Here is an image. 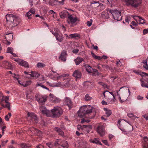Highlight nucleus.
<instances>
[{
  "label": "nucleus",
  "mask_w": 148,
  "mask_h": 148,
  "mask_svg": "<svg viewBox=\"0 0 148 148\" xmlns=\"http://www.w3.org/2000/svg\"><path fill=\"white\" fill-rule=\"evenodd\" d=\"M36 148H44V147L41 145H38Z\"/></svg>",
  "instance_id": "obj_64"
},
{
  "label": "nucleus",
  "mask_w": 148,
  "mask_h": 148,
  "mask_svg": "<svg viewBox=\"0 0 148 148\" xmlns=\"http://www.w3.org/2000/svg\"><path fill=\"white\" fill-rule=\"evenodd\" d=\"M92 107L89 105H86L82 107L79 109L78 116L81 117L84 115L88 114L92 112Z\"/></svg>",
  "instance_id": "obj_2"
},
{
  "label": "nucleus",
  "mask_w": 148,
  "mask_h": 148,
  "mask_svg": "<svg viewBox=\"0 0 148 148\" xmlns=\"http://www.w3.org/2000/svg\"><path fill=\"white\" fill-rule=\"evenodd\" d=\"M32 133L33 134H37L38 135V133L40 134L41 132L37 129H35L34 128H32L29 129V130L28 131V133L30 134Z\"/></svg>",
  "instance_id": "obj_22"
},
{
  "label": "nucleus",
  "mask_w": 148,
  "mask_h": 148,
  "mask_svg": "<svg viewBox=\"0 0 148 148\" xmlns=\"http://www.w3.org/2000/svg\"><path fill=\"white\" fill-rule=\"evenodd\" d=\"M114 136L113 135L111 134H109L108 136L110 140L111 139L114 137Z\"/></svg>",
  "instance_id": "obj_62"
},
{
  "label": "nucleus",
  "mask_w": 148,
  "mask_h": 148,
  "mask_svg": "<svg viewBox=\"0 0 148 148\" xmlns=\"http://www.w3.org/2000/svg\"><path fill=\"white\" fill-rule=\"evenodd\" d=\"M27 115L28 117H30L34 119L36 123H37L38 119L37 116L36 114L32 112H28L27 113Z\"/></svg>",
  "instance_id": "obj_25"
},
{
  "label": "nucleus",
  "mask_w": 148,
  "mask_h": 148,
  "mask_svg": "<svg viewBox=\"0 0 148 148\" xmlns=\"http://www.w3.org/2000/svg\"><path fill=\"white\" fill-rule=\"evenodd\" d=\"M97 132L101 136H103L105 134L103 126H99L97 129Z\"/></svg>",
  "instance_id": "obj_20"
},
{
  "label": "nucleus",
  "mask_w": 148,
  "mask_h": 148,
  "mask_svg": "<svg viewBox=\"0 0 148 148\" xmlns=\"http://www.w3.org/2000/svg\"><path fill=\"white\" fill-rule=\"evenodd\" d=\"M103 95L105 98L107 99L112 101H115L116 100L115 97H113L109 93V92L108 91H106L104 92L103 93Z\"/></svg>",
  "instance_id": "obj_9"
},
{
  "label": "nucleus",
  "mask_w": 148,
  "mask_h": 148,
  "mask_svg": "<svg viewBox=\"0 0 148 148\" xmlns=\"http://www.w3.org/2000/svg\"><path fill=\"white\" fill-rule=\"evenodd\" d=\"M12 116V114L11 113L9 112L8 114L6 115L4 117L5 120H6L7 121H8L9 120L10 118Z\"/></svg>",
  "instance_id": "obj_41"
},
{
  "label": "nucleus",
  "mask_w": 148,
  "mask_h": 148,
  "mask_svg": "<svg viewBox=\"0 0 148 148\" xmlns=\"http://www.w3.org/2000/svg\"><path fill=\"white\" fill-rule=\"evenodd\" d=\"M137 98L138 100H142L143 99V97L139 95L137 97Z\"/></svg>",
  "instance_id": "obj_60"
},
{
  "label": "nucleus",
  "mask_w": 148,
  "mask_h": 148,
  "mask_svg": "<svg viewBox=\"0 0 148 148\" xmlns=\"http://www.w3.org/2000/svg\"><path fill=\"white\" fill-rule=\"evenodd\" d=\"M51 112L53 117H58L62 113V109L60 107H55L51 110Z\"/></svg>",
  "instance_id": "obj_3"
},
{
  "label": "nucleus",
  "mask_w": 148,
  "mask_h": 148,
  "mask_svg": "<svg viewBox=\"0 0 148 148\" xmlns=\"http://www.w3.org/2000/svg\"><path fill=\"white\" fill-rule=\"evenodd\" d=\"M126 4L127 5H131L134 7L138 6L141 3V0H124Z\"/></svg>",
  "instance_id": "obj_5"
},
{
  "label": "nucleus",
  "mask_w": 148,
  "mask_h": 148,
  "mask_svg": "<svg viewBox=\"0 0 148 148\" xmlns=\"http://www.w3.org/2000/svg\"><path fill=\"white\" fill-rule=\"evenodd\" d=\"M59 14L61 18H64L68 17L69 14L67 11L64 10L60 12Z\"/></svg>",
  "instance_id": "obj_21"
},
{
  "label": "nucleus",
  "mask_w": 148,
  "mask_h": 148,
  "mask_svg": "<svg viewBox=\"0 0 148 148\" xmlns=\"http://www.w3.org/2000/svg\"><path fill=\"white\" fill-rule=\"evenodd\" d=\"M85 100L86 101L90 100L92 99V97H90L87 94L85 97Z\"/></svg>",
  "instance_id": "obj_47"
},
{
  "label": "nucleus",
  "mask_w": 148,
  "mask_h": 148,
  "mask_svg": "<svg viewBox=\"0 0 148 148\" xmlns=\"http://www.w3.org/2000/svg\"><path fill=\"white\" fill-rule=\"evenodd\" d=\"M130 16H126L125 18V21L126 22H128L130 20Z\"/></svg>",
  "instance_id": "obj_52"
},
{
  "label": "nucleus",
  "mask_w": 148,
  "mask_h": 148,
  "mask_svg": "<svg viewBox=\"0 0 148 148\" xmlns=\"http://www.w3.org/2000/svg\"><path fill=\"white\" fill-rule=\"evenodd\" d=\"M127 115L129 117L131 118L134 115L132 113H130L128 114Z\"/></svg>",
  "instance_id": "obj_63"
},
{
  "label": "nucleus",
  "mask_w": 148,
  "mask_h": 148,
  "mask_svg": "<svg viewBox=\"0 0 148 148\" xmlns=\"http://www.w3.org/2000/svg\"><path fill=\"white\" fill-rule=\"evenodd\" d=\"M15 75H16V76H14V80H16L18 82V81H19V76H18L17 75H16L15 74H14Z\"/></svg>",
  "instance_id": "obj_53"
},
{
  "label": "nucleus",
  "mask_w": 148,
  "mask_h": 148,
  "mask_svg": "<svg viewBox=\"0 0 148 148\" xmlns=\"http://www.w3.org/2000/svg\"><path fill=\"white\" fill-rule=\"evenodd\" d=\"M64 102L67 105L69 109H71L72 108V103L70 99L68 97H66L64 99Z\"/></svg>",
  "instance_id": "obj_24"
},
{
  "label": "nucleus",
  "mask_w": 148,
  "mask_h": 148,
  "mask_svg": "<svg viewBox=\"0 0 148 148\" xmlns=\"http://www.w3.org/2000/svg\"><path fill=\"white\" fill-rule=\"evenodd\" d=\"M55 130L58 133V134L62 136L64 135V132L62 131L60 128H59L58 127H56L55 128Z\"/></svg>",
  "instance_id": "obj_39"
},
{
  "label": "nucleus",
  "mask_w": 148,
  "mask_h": 148,
  "mask_svg": "<svg viewBox=\"0 0 148 148\" xmlns=\"http://www.w3.org/2000/svg\"><path fill=\"white\" fill-rule=\"evenodd\" d=\"M84 60L83 58L80 57H77L76 59L74 60V61L75 62L76 64L78 65L82 61Z\"/></svg>",
  "instance_id": "obj_32"
},
{
  "label": "nucleus",
  "mask_w": 148,
  "mask_h": 148,
  "mask_svg": "<svg viewBox=\"0 0 148 148\" xmlns=\"http://www.w3.org/2000/svg\"><path fill=\"white\" fill-rule=\"evenodd\" d=\"M104 110L106 112V114L107 117L110 116L112 114V111L106 108H104Z\"/></svg>",
  "instance_id": "obj_38"
},
{
  "label": "nucleus",
  "mask_w": 148,
  "mask_h": 148,
  "mask_svg": "<svg viewBox=\"0 0 148 148\" xmlns=\"http://www.w3.org/2000/svg\"><path fill=\"white\" fill-rule=\"evenodd\" d=\"M143 142L144 144V147L146 148H148V138L147 137H145L143 138Z\"/></svg>",
  "instance_id": "obj_36"
},
{
  "label": "nucleus",
  "mask_w": 148,
  "mask_h": 148,
  "mask_svg": "<svg viewBox=\"0 0 148 148\" xmlns=\"http://www.w3.org/2000/svg\"><path fill=\"white\" fill-rule=\"evenodd\" d=\"M79 51V50L78 49H73L72 51L73 52L75 53H77Z\"/></svg>",
  "instance_id": "obj_61"
},
{
  "label": "nucleus",
  "mask_w": 148,
  "mask_h": 148,
  "mask_svg": "<svg viewBox=\"0 0 148 148\" xmlns=\"http://www.w3.org/2000/svg\"><path fill=\"white\" fill-rule=\"evenodd\" d=\"M102 141L103 143L106 145L109 146V145L108 144V141L106 140H102Z\"/></svg>",
  "instance_id": "obj_51"
},
{
  "label": "nucleus",
  "mask_w": 148,
  "mask_h": 148,
  "mask_svg": "<svg viewBox=\"0 0 148 148\" xmlns=\"http://www.w3.org/2000/svg\"><path fill=\"white\" fill-rule=\"evenodd\" d=\"M46 145L48 146L49 148H53V145H52L51 143L49 142L48 143H46Z\"/></svg>",
  "instance_id": "obj_48"
},
{
  "label": "nucleus",
  "mask_w": 148,
  "mask_h": 148,
  "mask_svg": "<svg viewBox=\"0 0 148 148\" xmlns=\"http://www.w3.org/2000/svg\"><path fill=\"white\" fill-rule=\"evenodd\" d=\"M14 50L11 47H8L7 49L6 53H10L12 55V56L14 57H16L17 56L16 55L13 53V51Z\"/></svg>",
  "instance_id": "obj_29"
},
{
  "label": "nucleus",
  "mask_w": 148,
  "mask_h": 148,
  "mask_svg": "<svg viewBox=\"0 0 148 148\" xmlns=\"http://www.w3.org/2000/svg\"><path fill=\"white\" fill-rule=\"evenodd\" d=\"M90 121V120H86L84 119H82V120L81 123H83L84 122H87V123H89Z\"/></svg>",
  "instance_id": "obj_49"
},
{
  "label": "nucleus",
  "mask_w": 148,
  "mask_h": 148,
  "mask_svg": "<svg viewBox=\"0 0 148 148\" xmlns=\"http://www.w3.org/2000/svg\"><path fill=\"white\" fill-rule=\"evenodd\" d=\"M143 34H145L148 33V29H145L143 30Z\"/></svg>",
  "instance_id": "obj_58"
},
{
  "label": "nucleus",
  "mask_w": 148,
  "mask_h": 148,
  "mask_svg": "<svg viewBox=\"0 0 148 148\" xmlns=\"http://www.w3.org/2000/svg\"><path fill=\"white\" fill-rule=\"evenodd\" d=\"M49 100L52 103H57L60 102V100L53 95L51 93L49 95Z\"/></svg>",
  "instance_id": "obj_10"
},
{
  "label": "nucleus",
  "mask_w": 148,
  "mask_h": 148,
  "mask_svg": "<svg viewBox=\"0 0 148 148\" xmlns=\"http://www.w3.org/2000/svg\"><path fill=\"white\" fill-rule=\"evenodd\" d=\"M140 75L144 77L143 78V81L148 83V74L144 72L140 73Z\"/></svg>",
  "instance_id": "obj_26"
},
{
  "label": "nucleus",
  "mask_w": 148,
  "mask_h": 148,
  "mask_svg": "<svg viewBox=\"0 0 148 148\" xmlns=\"http://www.w3.org/2000/svg\"><path fill=\"white\" fill-rule=\"evenodd\" d=\"M83 66L85 68L86 71L88 73H90L92 72V69L90 66L84 63L83 65Z\"/></svg>",
  "instance_id": "obj_28"
},
{
  "label": "nucleus",
  "mask_w": 148,
  "mask_h": 148,
  "mask_svg": "<svg viewBox=\"0 0 148 148\" xmlns=\"http://www.w3.org/2000/svg\"><path fill=\"white\" fill-rule=\"evenodd\" d=\"M50 32L55 36L56 39L60 42H61L63 40V37L62 35L59 34L60 31L58 29L54 28L53 29L50 31Z\"/></svg>",
  "instance_id": "obj_4"
},
{
  "label": "nucleus",
  "mask_w": 148,
  "mask_h": 148,
  "mask_svg": "<svg viewBox=\"0 0 148 148\" xmlns=\"http://www.w3.org/2000/svg\"><path fill=\"white\" fill-rule=\"evenodd\" d=\"M32 83V81L31 80H29L26 81V82L25 83V84H23V86L26 87L30 84Z\"/></svg>",
  "instance_id": "obj_44"
},
{
  "label": "nucleus",
  "mask_w": 148,
  "mask_h": 148,
  "mask_svg": "<svg viewBox=\"0 0 148 148\" xmlns=\"http://www.w3.org/2000/svg\"><path fill=\"white\" fill-rule=\"evenodd\" d=\"M70 80L66 81L65 83L59 82L58 83V87L62 88H67L70 85L69 84Z\"/></svg>",
  "instance_id": "obj_13"
},
{
  "label": "nucleus",
  "mask_w": 148,
  "mask_h": 148,
  "mask_svg": "<svg viewBox=\"0 0 148 148\" xmlns=\"http://www.w3.org/2000/svg\"><path fill=\"white\" fill-rule=\"evenodd\" d=\"M90 141L91 143H95L97 145H102V144L99 141V139L98 138H95L94 139H91L90 140Z\"/></svg>",
  "instance_id": "obj_30"
},
{
  "label": "nucleus",
  "mask_w": 148,
  "mask_h": 148,
  "mask_svg": "<svg viewBox=\"0 0 148 148\" xmlns=\"http://www.w3.org/2000/svg\"><path fill=\"white\" fill-rule=\"evenodd\" d=\"M31 77H35L36 78L40 76L39 74L36 72H32L31 74H30Z\"/></svg>",
  "instance_id": "obj_37"
},
{
  "label": "nucleus",
  "mask_w": 148,
  "mask_h": 148,
  "mask_svg": "<svg viewBox=\"0 0 148 148\" xmlns=\"http://www.w3.org/2000/svg\"><path fill=\"white\" fill-rule=\"evenodd\" d=\"M67 57V54L65 51H63L59 57V59L63 62L66 61V58Z\"/></svg>",
  "instance_id": "obj_19"
},
{
  "label": "nucleus",
  "mask_w": 148,
  "mask_h": 148,
  "mask_svg": "<svg viewBox=\"0 0 148 148\" xmlns=\"http://www.w3.org/2000/svg\"><path fill=\"white\" fill-rule=\"evenodd\" d=\"M80 36L79 34L75 33L73 34H71L69 35V38H74L77 39L80 38Z\"/></svg>",
  "instance_id": "obj_33"
},
{
  "label": "nucleus",
  "mask_w": 148,
  "mask_h": 148,
  "mask_svg": "<svg viewBox=\"0 0 148 148\" xmlns=\"http://www.w3.org/2000/svg\"><path fill=\"white\" fill-rule=\"evenodd\" d=\"M128 95H123L122 96V99H121V97L119 96V99L120 101L122 103L125 100H126L128 98Z\"/></svg>",
  "instance_id": "obj_34"
},
{
  "label": "nucleus",
  "mask_w": 148,
  "mask_h": 148,
  "mask_svg": "<svg viewBox=\"0 0 148 148\" xmlns=\"http://www.w3.org/2000/svg\"><path fill=\"white\" fill-rule=\"evenodd\" d=\"M132 17L137 22H139L140 24H144L145 23L144 19L138 16H132Z\"/></svg>",
  "instance_id": "obj_14"
},
{
  "label": "nucleus",
  "mask_w": 148,
  "mask_h": 148,
  "mask_svg": "<svg viewBox=\"0 0 148 148\" xmlns=\"http://www.w3.org/2000/svg\"><path fill=\"white\" fill-rule=\"evenodd\" d=\"M2 66L9 69H12L13 68L11 64L6 61H4L3 62Z\"/></svg>",
  "instance_id": "obj_17"
},
{
  "label": "nucleus",
  "mask_w": 148,
  "mask_h": 148,
  "mask_svg": "<svg viewBox=\"0 0 148 148\" xmlns=\"http://www.w3.org/2000/svg\"><path fill=\"white\" fill-rule=\"evenodd\" d=\"M73 75L76 79L80 78L82 76L81 72L79 70H76L73 72Z\"/></svg>",
  "instance_id": "obj_23"
},
{
  "label": "nucleus",
  "mask_w": 148,
  "mask_h": 148,
  "mask_svg": "<svg viewBox=\"0 0 148 148\" xmlns=\"http://www.w3.org/2000/svg\"><path fill=\"white\" fill-rule=\"evenodd\" d=\"M140 80L141 82V85L142 87L148 88V83L147 84L145 83V82L143 81V79H140Z\"/></svg>",
  "instance_id": "obj_40"
},
{
  "label": "nucleus",
  "mask_w": 148,
  "mask_h": 148,
  "mask_svg": "<svg viewBox=\"0 0 148 148\" xmlns=\"http://www.w3.org/2000/svg\"><path fill=\"white\" fill-rule=\"evenodd\" d=\"M62 143L64 144H62V145H61V146L63 147L64 148H68V144L67 142L65 141H64L62 142Z\"/></svg>",
  "instance_id": "obj_46"
},
{
  "label": "nucleus",
  "mask_w": 148,
  "mask_h": 148,
  "mask_svg": "<svg viewBox=\"0 0 148 148\" xmlns=\"http://www.w3.org/2000/svg\"><path fill=\"white\" fill-rule=\"evenodd\" d=\"M77 20V18L76 17L70 15L68 16L67 21L69 24H71V26H73Z\"/></svg>",
  "instance_id": "obj_8"
},
{
  "label": "nucleus",
  "mask_w": 148,
  "mask_h": 148,
  "mask_svg": "<svg viewBox=\"0 0 148 148\" xmlns=\"http://www.w3.org/2000/svg\"><path fill=\"white\" fill-rule=\"evenodd\" d=\"M143 67L146 69L148 70V58L147 59L143 60Z\"/></svg>",
  "instance_id": "obj_35"
},
{
  "label": "nucleus",
  "mask_w": 148,
  "mask_h": 148,
  "mask_svg": "<svg viewBox=\"0 0 148 148\" xmlns=\"http://www.w3.org/2000/svg\"><path fill=\"white\" fill-rule=\"evenodd\" d=\"M5 34L7 36L5 37V40L8 39L9 41L12 40L13 37V35L12 34L7 32L5 33Z\"/></svg>",
  "instance_id": "obj_27"
},
{
  "label": "nucleus",
  "mask_w": 148,
  "mask_h": 148,
  "mask_svg": "<svg viewBox=\"0 0 148 148\" xmlns=\"http://www.w3.org/2000/svg\"><path fill=\"white\" fill-rule=\"evenodd\" d=\"M9 40H8V39L6 40H3V42L5 43V44L7 45H9L10 44V42Z\"/></svg>",
  "instance_id": "obj_50"
},
{
  "label": "nucleus",
  "mask_w": 148,
  "mask_h": 148,
  "mask_svg": "<svg viewBox=\"0 0 148 148\" xmlns=\"http://www.w3.org/2000/svg\"><path fill=\"white\" fill-rule=\"evenodd\" d=\"M21 148H27V146L24 143H21Z\"/></svg>",
  "instance_id": "obj_55"
},
{
  "label": "nucleus",
  "mask_w": 148,
  "mask_h": 148,
  "mask_svg": "<svg viewBox=\"0 0 148 148\" xmlns=\"http://www.w3.org/2000/svg\"><path fill=\"white\" fill-rule=\"evenodd\" d=\"M15 60L16 62L19 65L22 66H23L25 67H29L28 64L27 62L19 59Z\"/></svg>",
  "instance_id": "obj_11"
},
{
  "label": "nucleus",
  "mask_w": 148,
  "mask_h": 148,
  "mask_svg": "<svg viewBox=\"0 0 148 148\" xmlns=\"http://www.w3.org/2000/svg\"><path fill=\"white\" fill-rule=\"evenodd\" d=\"M60 140H57L56 141V142H55V143H54L55 145L56 146L58 145L59 144V143L60 142Z\"/></svg>",
  "instance_id": "obj_56"
},
{
  "label": "nucleus",
  "mask_w": 148,
  "mask_h": 148,
  "mask_svg": "<svg viewBox=\"0 0 148 148\" xmlns=\"http://www.w3.org/2000/svg\"><path fill=\"white\" fill-rule=\"evenodd\" d=\"M45 66V64L40 62H38L37 64V66L38 68H42Z\"/></svg>",
  "instance_id": "obj_45"
},
{
  "label": "nucleus",
  "mask_w": 148,
  "mask_h": 148,
  "mask_svg": "<svg viewBox=\"0 0 148 148\" xmlns=\"http://www.w3.org/2000/svg\"><path fill=\"white\" fill-rule=\"evenodd\" d=\"M5 128H6V126H4L3 127H1L2 135H3V134H4V130L5 129Z\"/></svg>",
  "instance_id": "obj_57"
},
{
  "label": "nucleus",
  "mask_w": 148,
  "mask_h": 148,
  "mask_svg": "<svg viewBox=\"0 0 148 148\" xmlns=\"http://www.w3.org/2000/svg\"><path fill=\"white\" fill-rule=\"evenodd\" d=\"M40 111L43 114H45L48 116H51L49 114V111L47 110L45 107L42 106L40 107Z\"/></svg>",
  "instance_id": "obj_16"
},
{
  "label": "nucleus",
  "mask_w": 148,
  "mask_h": 148,
  "mask_svg": "<svg viewBox=\"0 0 148 148\" xmlns=\"http://www.w3.org/2000/svg\"><path fill=\"white\" fill-rule=\"evenodd\" d=\"M0 96H2V98L1 99V101H5V102L8 103L9 102V97L8 96L4 97L3 96V94L1 92H0ZM0 104H1L3 107H4V105L0 101Z\"/></svg>",
  "instance_id": "obj_18"
},
{
  "label": "nucleus",
  "mask_w": 148,
  "mask_h": 148,
  "mask_svg": "<svg viewBox=\"0 0 148 148\" xmlns=\"http://www.w3.org/2000/svg\"><path fill=\"white\" fill-rule=\"evenodd\" d=\"M114 18L117 21H120L122 19V17L121 15V12L116 10H113L111 11Z\"/></svg>",
  "instance_id": "obj_6"
},
{
  "label": "nucleus",
  "mask_w": 148,
  "mask_h": 148,
  "mask_svg": "<svg viewBox=\"0 0 148 148\" xmlns=\"http://www.w3.org/2000/svg\"><path fill=\"white\" fill-rule=\"evenodd\" d=\"M91 55L92 56L96 59H97L99 60H101L102 59V58L101 56H96L94 53L92 52H91Z\"/></svg>",
  "instance_id": "obj_42"
},
{
  "label": "nucleus",
  "mask_w": 148,
  "mask_h": 148,
  "mask_svg": "<svg viewBox=\"0 0 148 148\" xmlns=\"http://www.w3.org/2000/svg\"><path fill=\"white\" fill-rule=\"evenodd\" d=\"M77 128L79 130H82L83 132L86 133H88L92 129L91 125H78Z\"/></svg>",
  "instance_id": "obj_7"
},
{
  "label": "nucleus",
  "mask_w": 148,
  "mask_h": 148,
  "mask_svg": "<svg viewBox=\"0 0 148 148\" xmlns=\"http://www.w3.org/2000/svg\"><path fill=\"white\" fill-rule=\"evenodd\" d=\"M35 13V11L34 9H31L28 12L26 15L27 17L29 19L31 18V16L32 14H34Z\"/></svg>",
  "instance_id": "obj_31"
},
{
  "label": "nucleus",
  "mask_w": 148,
  "mask_h": 148,
  "mask_svg": "<svg viewBox=\"0 0 148 148\" xmlns=\"http://www.w3.org/2000/svg\"><path fill=\"white\" fill-rule=\"evenodd\" d=\"M47 84L49 85L50 86L53 87H58V83H57L56 84H52L49 82H47Z\"/></svg>",
  "instance_id": "obj_43"
},
{
  "label": "nucleus",
  "mask_w": 148,
  "mask_h": 148,
  "mask_svg": "<svg viewBox=\"0 0 148 148\" xmlns=\"http://www.w3.org/2000/svg\"><path fill=\"white\" fill-rule=\"evenodd\" d=\"M87 25L89 27V26H90L92 24V22L91 21H88V22H87Z\"/></svg>",
  "instance_id": "obj_59"
},
{
  "label": "nucleus",
  "mask_w": 148,
  "mask_h": 148,
  "mask_svg": "<svg viewBox=\"0 0 148 148\" xmlns=\"http://www.w3.org/2000/svg\"><path fill=\"white\" fill-rule=\"evenodd\" d=\"M6 104L5 105V107L8 108L9 110H10V104L9 102L8 103H6Z\"/></svg>",
  "instance_id": "obj_54"
},
{
  "label": "nucleus",
  "mask_w": 148,
  "mask_h": 148,
  "mask_svg": "<svg viewBox=\"0 0 148 148\" xmlns=\"http://www.w3.org/2000/svg\"><path fill=\"white\" fill-rule=\"evenodd\" d=\"M6 26L10 29L17 26L19 23L18 18L12 14H7L6 16Z\"/></svg>",
  "instance_id": "obj_1"
},
{
  "label": "nucleus",
  "mask_w": 148,
  "mask_h": 148,
  "mask_svg": "<svg viewBox=\"0 0 148 148\" xmlns=\"http://www.w3.org/2000/svg\"><path fill=\"white\" fill-rule=\"evenodd\" d=\"M69 75L68 74H64L61 75L56 77L57 80H64L66 79H69Z\"/></svg>",
  "instance_id": "obj_15"
},
{
  "label": "nucleus",
  "mask_w": 148,
  "mask_h": 148,
  "mask_svg": "<svg viewBox=\"0 0 148 148\" xmlns=\"http://www.w3.org/2000/svg\"><path fill=\"white\" fill-rule=\"evenodd\" d=\"M36 98L40 104H43L44 103L47 99V97H46L40 95H37Z\"/></svg>",
  "instance_id": "obj_12"
}]
</instances>
